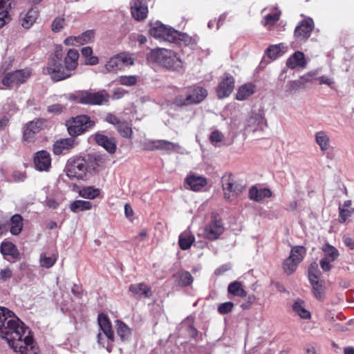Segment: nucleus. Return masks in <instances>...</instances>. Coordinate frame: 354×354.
I'll use <instances>...</instances> for the list:
<instances>
[{"label": "nucleus", "instance_id": "52", "mask_svg": "<svg viewBox=\"0 0 354 354\" xmlns=\"http://www.w3.org/2000/svg\"><path fill=\"white\" fill-rule=\"evenodd\" d=\"M321 272L318 268V265L316 263L310 264L308 268V278L310 281L311 279L318 280L320 277Z\"/></svg>", "mask_w": 354, "mask_h": 354}, {"label": "nucleus", "instance_id": "42", "mask_svg": "<svg viewBox=\"0 0 354 354\" xmlns=\"http://www.w3.org/2000/svg\"><path fill=\"white\" fill-rule=\"evenodd\" d=\"M117 327V333L122 340H126L131 335V329L129 326L120 320L115 322Z\"/></svg>", "mask_w": 354, "mask_h": 354}, {"label": "nucleus", "instance_id": "62", "mask_svg": "<svg viewBox=\"0 0 354 354\" xmlns=\"http://www.w3.org/2000/svg\"><path fill=\"white\" fill-rule=\"evenodd\" d=\"M63 110V106L59 104H55L48 106V111L53 113H60Z\"/></svg>", "mask_w": 354, "mask_h": 354}, {"label": "nucleus", "instance_id": "61", "mask_svg": "<svg viewBox=\"0 0 354 354\" xmlns=\"http://www.w3.org/2000/svg\"><path fill=\"white\" fill-rule=\"evenodd\" d=\"M80 35L82 37V41L84 44L87 43L91 40V39L93 37L94 32L92 30H87V31L83 32Z\"/></svg>", "mask_w": 354, "mask_h": 354}, {"label": "nucleus", "instance_id": "26", "mask_svg": "<svg viewBox=\"0 0 354 354\" xmlns=\"http://www.w3.org/2000/svg\"><path fill=\"white\" fill-rule=\"evenodd\" d=\"M0 251L4 257L8 256L14 261L19 259V252L16 245L11 242H2L0 245Z\"/></svg>", "mask_w": 354, "mask_h": 354}, {"label": "nucleus", "instance_id": "51", "mask_svg": "<svg viewBox=\"0 0 354 354\" xmlns=\"http://www.w3.org/2000/svg\"><path fill=\"white\" fill-rule=\"evenodd\" d=\"M313 289L314 295L315 296L319 299H322L324 297V292H323V286L322 284L318 280H313L310 281Z\"/></svg>", "mask_w": 354, "mask_h": 354}, {"label": "nucleus", "instance_id": "41", "mask_svg": "<svg viewBox=\"0 0 354 354\" xmlns=\"http://www.w3.org/2000/svg\"><path fill=\"white\" fill-rule=\"evenodd\" d=\"M91 207L92 205L91 202L82 200L74 201L70 206L71 210L75 213L91 209Z\"/></svg>", "mask_w": 354, "mask_h": 354}, {"label": "nucleus", "instance_id": "3", "mask_svg": "<svg viewBox=\"0 0 354 354\" xmlns=\"http://www.w3.org/2000/svg\"><path fill=\"white\" fill-rule=\"evenodd\" d=\"M62 55L56 51L54 56L48 59L47 66L44 68V73L50 75L53 81H61L73 75V73L69 72L62 65Z\"/></svg>", "mask_w": 354, "mask_h": 354}, {"label": "nucleus", "instance_id": "25", "mask_svg": "<svg viewBox=\"0 0 354 354\" xmlns=\"http://www.w3.org/2000/svg\"><path fill=\"white\" fill-rule=\"evenodd\" d=\"M79 57L78 50L72 48L68 51L64 58V66L69 72L73 73L77 68Z\"/></svg>", "mask_w": 354, "mask_h": 354}, {"label": "nucleus", "instance_id": "55", "mask_svg": "<svg viewBox=\"0 0 354 354\" xmlns=\"http://www.w3.org/2000/svg\"><path fill=\"white\" fill-rule=\"evenodd\" d=\"M65 26V19L63 17L55 18L51 25L53 32H59Z\"/></svg>", "mask_w": 354, "mask_h": 354}, {"label": "nucleus", "instance_id": "20", "mask_svg": "<svg viewBox=\"0 0 354 354\" xmlns=\"http://www.w3.org/2000/svg\"><path fill=\"white\" fill-rule=\"evenodd\" d=\"M131 14L137 21L145 19L148 13V7L142 0H134L131 3Z\"/></svg>", "mask_w": 354, "mask_h": 354}, {"label": "nucleus", "instance_id": "15", "mask_svg": "<svg viewBox=\"0 0 354 354\" xmlns=\"http://www.w3.org/2000/svg\"><path fill=\"white\" fill-rule=\"evenodd\" d=\"M223 232L224 227L222 221L220 219L214 218L205 227L204 234L207 239L214 241L218 239Z\"/></svg>", "mask_w": 354, "mask_h": 354}, {"label": "nucleus", "instance_id": "29", "mask_svg": "<svg viewBox=\"0 0 354 354\" xmlns=\"http://www.w3.org/2000/svg\"><path fill=\"white\" fill-rule=\"evenodd\" d=\"M256 86L252 83L244 84L241 86L236 93V99L239 101L246 100L255 93Z\"/></svg>", "mask_w": 354, "mask_h": 354}, {"label": "nucleus", "instance_id": "13", "mask_svg": "<svg viewBox=\"0 0 354 354\" xmlns=\"http://www.w3.org/2000/svg\"><path fill=\"white\" fill-rule=\"evenodd\" d=\"M174 30V29L171 27L167 26L159 21H156L149 29V33L152 37L156 39L170 42L171 40L174 39V37H172L173 32H171Z\"/></svg>", "mask_w": 354, "mask_h": 354}, {"label": "nucleus", "instance_id": "21", "mask_svg": "<svg viewBox=\"0 0 354 354\" xmlns=\"http://www.w3.org/2000/svg\"><path fill=\"white\" fill-rule=\"evenodd\" d=\"M34 163L39 171H47L51 165L50 154L46 151H38L34 158Z\"/></svg>", "mask_w": 354, "mask_h": 354}, {"label": "nucleus", "instance_id": "44", "mask_svg": "<svg viewBox=\"0 0 354 354\" xmlns=\"http://www.w3.org/2000/svg\"><path fill=\"white\" fill-rule=\"evenodd\" d=\"M105 70L107 73H116L122 69L120 62L116 55L113 56L105 64Z\"/></svg>", "mask_w": 354, "mask_h": 354}, {"label": "nucleus", "instance_id": "54", "mask_svg": "<svg viewBox=\"0 0 354 354\" xmlns=\"http://www.w3.org/2000/svg\"><path fill=\"white\" fill-rule=\"evenodd\" d=\"M233 308H234V304L232 302H231V301L225 302V303L221 304L218 306V312L221 315H225L227 313L232 312Z\"/></svg>", "mask_w": 354, "mask_h": 354}, {"label": "nucleus", "instance_id": "31", "mask_svg": "<svg viewBox=\"0 0 354 354\" xmlns=\"http://www.w3.org/2000/svg\"><path fill=\"white\" fill-rule=\"evenodd\" d=\"M75 145V140L73 138H64L57 140L53 145V152L58 155L64 149H68Z\"/></svg>", "mask_w": 354, "mask_h": 354}, {"label": "nucleus", "instance_id": "24", "mask_svg": "<svg viewBox=\"0 0 354 354\" xmlns=\"http://www.w3.org/2000/svg\"><path fill=\"white\" fill-rule=\"evenodd\" d=\"M98 324L101 330L111 342L114 341V333L111 323L108 317L101 313L98 315Z\"/></svg>", "mask_w": 354, "mask_h": 354}, {"label": "nucleus", "instance_id": "12", "mask_svg": "<svg viewBox=\"0 0 354 354\" xmlns=\"http://www.w3.org/2000/svg\"><path fill=\"white\" fill-rule=\"evenodd\" d=\"M322 250L324 257L320 260V267L324 272H329L332 268L331 263L339 257V251L334 246L326 243L322 246Z\"/></svg>", "mask_w": 354, "mask_h": 354}, {"label": "nucleus", "instance_id": "33", "mask_svg": "<svg viewBox=\"0 0 354 354\" xmlns=\"http://www.w3.org/2000/svg\"><path fill=\"white\" fill-rule=\"evenodd\" d=\"M171 32H173L172 37H174V39L171 40L170 42L185 46L192 44V38L187 33L177 31L175 29Z\"/></svg>", "mask_w": 354, "mask_h": 354}, {"label": "nucleus", "instance_id": "18", "mask_svg": "<svg viewBox=\"0 0 354 354\" xmlns=\"http://www.w3.org/2000/svg\"><path fill=\"white\" fill-rule=\"evenodd\" d=\"M89 172L95 171L99 168L103 167L108 160L105 154L92 153L85 156Z\"/></svg>", "mask_w": 354, "mask_h": 354}, {"label": "nucleus", "instance_id": "37", "mask_svg": "<svg viewBox=\"0 0 354 354\" xmlns=\"http://www.w3.org/2000/svg\"><path fill=\"white\" fill-rule=\"evenodd\" d=\"M156 144L157 146L155 147V148H157V150H163L165 151H177L180 149V146L178 144L174 143L165 140H156Z\"/></svg>", "mask_w": 354, "mask_h": 354}, {"label": "nucleus", "instance_id": "49", "mask_svg": "<svg viewBox=\"0 0 354 354\" xmlns=\"http://www.w3.org/2000/svg\"><path fill=\"white\" fill-rule=\"evenodd\" d=\"M120 84L127 86H131L136 84L138 76L136 75H122L118 78Z\"/></svg>", "mask_w": 354, "mask_h": 354}, {"label": "nucleus", "instance_id": "23", "mask_svg": "<svg viewBox=\"0 0 354 354\" xmlns=\"http://www.w3.org/2000/svg\"><path fill=\"white\" fill-rule=\"evenodd\" d=\"M38 16V11L35 8H30L26 12L20 15V24L23 28L29 29L35 23Z\"/></svg>", "mask_w": 354, "mask_h": 354}, {"label": "nucleus", "instance_id": "11", "mask_svg": "<svg viewBox=\"0 0 354 354\" xmlns=\"http://www.w3.org/2000/svg\"><path fill=\"white\" fill-rule=\"evenodd\" d=\"M222 187L224 198L228 201H232L242 194L246 188L245 185L235 181L230 176L223 180Z\"/></svg>", "mask_w": 354, "mask_h": 354}, {"label": "nucleus", "instance_id": "59", "mask_svg": "<svg viewBox=\"0 0 354 354\" xmlns=\"http://www.w3.org/2000/svg\"><path fill=\"white\" fill-rule=\"evenodd\" d=\"M105 120L111 124H113L115 128L118 127L121 121L115 115L112 113H108L106 116Z\"/></svg>", "mask_w": 354, "mask_h": 354}, {"label": "nucleus", "instance_id": "32", "mask_svg": "<svg viewBox=\"0 0 354 354\" xmlns=\"http://www.w3.org/2000/svg\"><path fill=\"white\" fill-rule=\"evenodd\" d=\"M315 141L319 145L320 150L325 152L330 148V140L327 133L324 131H317L315 133Z\"/></svg>", "mask_w": 354, "mask_h": 354}, {"label": "nucleus", "instance_id": "60", "mask_svg": "<svg viewBox=\"0 0 354 354\" xmlns=\"http://www.w3.org/2000/svg\"><path fill=\"white\" fill-rule=\"evenodd\" d=\"M12 277V272L10 268L3 269L0 271V279L5 281Z\"/></svg>", "mask_w": 354, "mask_h": 354}, {"label": "nucleus", "instance_id": "6", "mask_svg": "<svg viewBox=\"0 0 354 354\" xmlns=\"http://www.w3.org/2000/svg\"><path fill=\"white\" fill-rule=\"evenodd\" d=\"M66 169L67 176L71 179H83L89 172L85 156L69 160Z\"/></svg>", "mask_w": 354, "mask_h": 354}, {"label": "nucleus", "instance_id": "7", "mask_svg": "<svg viewBox=\"0 0 354 354\" xmlns=\"http://www.w3.org/2000/svg\"><path fill=\"white\" fill-rule=\"evenodd\" d=\"M75 97L77 102L80 104L101 105L109 101V95L105 90L95 93L88 91H82L78 92Z\"/></svg>", "mask_w": 354, "mask_h": 354}, {"label": "nucleus", "instance_id": "56", "mask_svg": "<svg viewBox=\"0 0 354 354\" xmlns=\"http://www.w3.org/2000/svg\"><path fill=\"white\" fill-rule=\"evenodd\" d=\"M302 85H303V82L299 80L289 82L287 85V86H288L287 91L290 94H292V93L297 92V91H299V88L302 86Z\"/></svg>", "mask_w": 354, "mask_h": 354}, {"label": "nucleus", "instance_id": "8", "mask_svg": "<svg viewBox=\"0 0 354 354\" xmlns=\"http://www.w3.org/2000/svg\"><path fill=\"white\" fill-rule=\"evenodd\" d=\"M306 254V248L303 246H295L291 249L289 257L285 259L283 268L288 274H292L298 265L303 261Z\"/></svg>", "mask_w": 354, "mask_h": 354}, {"label": "nucleus", "instance_id": "38", "mask_svg": "<svg viewBox=\"0 0 354 354\" xmlns=\"http://www.w3.org/2000/svg\"><path fill=\"white\" fill-rule=\"evenodd\" d=\"M194 241V235L185 232L179 236L178 244L182 250H185L191 247Z\"/></svg>", "mask_w": 354, "mask_h": 354}, {"label": "nucleus", "instance_id": "9", "mask_svg": "<svg viewBox=\"0 0 354 354\" xmlns=\"http://www.w3.org/2000/svg\"><path fill=\"white\" fill-rule=\"evenodd\" d=\"M94 125L95 122L91 120L88 115H77L73 118V122L68 127V131L71 136L75 137L84 133Z\"/></svg>", "mask_w": 354, "mask_h": 354}, {"label": "nucleus", "instance_id": "5", "mask_svg": "<svg viewBox=\"0 0 354 354\" xmlns=\"http://www.w3.org/2000/svg\"><path fill=\"white\" fill-rule=\"evenodd\" d=\"M267 127V120L262 109L252 111L245 120L244 130L246 133L261 132Z\"/></svg>", "mask_w": 354, "mask_h": 354}, {"label": "nucleus", "instance_id": "40", "mask_svg": "<svg viewBox=\"0 0 354 354\" xmlns=\"http://www.w3.org/2000/svg\"><path fill=\"white\" fill-rule=\"evenodd\" d=\"M228 292L232 295L240 297H245L247 295L246 291L243 288L239 281H234L228 286Z\"/></svg>", "mask_w": 354, "mask_h": 354}, {"label": "nucleus", "instance_id": "34", "mask_svg": "<svg viewBox=\"0 0 354 354\" xmlns=\"http://www.w3.org/2000/svg\"><path fill=\"white\" fill-rule=\"evenodd\" d=\"M187 183L194 191H199L207 185V180L201 176H191L187 178Z\"/></svg>", "mask_w": 354, "mask_h": 354}, {"label": "nucleus", "instance_id": "27", "mask_svg": "<svg viewBox=\"0 0 354 354\" xmlns=\"http://www.w3.org/2000/svg\"><path fill=\"white\" fill-rule=\"evenodd\" d=\"M129 290L140 297L149 298L152 295L151 288L144 283L131 284Z\"/></svg>", "mask_w": 354, "mask_h": 354}, {"label": "nucleus", "instance_id": "64", "mask_svg": "<svg viewBox=\"0 0 354 354\" xmlns=\"http://www.w3.org/2000/svg\"><path fill=\"white\" fill-rule=\"evenodd\" d=\"M343 241L344 243L348 246L350 249L354 248V241L352 238L348 237V236H344L343 237Z\"/></svg>", "mask_w": 354, "mask_h": 354}, {"label": "nucleus", "instance_id": "45", "mask_svg": "<svg viewBox=\"0 0 354 354\" xmlns=\"http://www.w3.org/2000/svg\"><path fill=\"white\" fill-rule=\"evenodd\" d=\"M178 279L177 283L179 286H187L193 282V277L189 272L182 271L174 275Z\"/></svg>", "mask_w": 354, "mask_h": 354}, {"label": "nucleus", "instance_id": "16", "mask_svg": "<svg viewBox=\"0 0 354 354\" xmlns=\"http://www.w3.org/2000/svg\"><path fill=\"white\" fill-rule=\"evenodd\" d=\"M314 28V22L312 19L308 18L301 21L295 29L294 35L299 40H306L310 36Z\"/></svg>", "mask_w": 354, "mask_h": 354}, {"label": "nucleus", "instance_id": "48", "mask_svg": "<svg viewBox=\"0 0 354 354\" xmlns=\"http://www.w3.org/2000/svg\"><path fill=\"white\" fill-rule=\"evenodd\" d=\"M100 189L92 187H87L80 191V195L86 198L94 199L100 195Z\"/></svg>", "mask_w": 354, "mask_h": 354}, {"label": "nucleus", "instance_id": "36", "mask_svg": "<svg viewBox=\"0 0 354 354\" xmlns=\"http://www.w3.org/2000/svg\"><path fill=\"white\" fill-rule=\"evenodd\" d=\"M292 310L301 319H308L311 317L310 313L306 309L304 304L301 301H295L292 305Z\"/></svg>", "mask_w": 354, "mask_h": 354}, {"label": "nucleus", "instance_id": "58", "mask_svg": "<svg viewBox=\"0 0 354 354\" xmlns=\"http://www.w3.org/2000/svg\"><path fill=\"white\" fill-rule=\"evenodd\" d=\"M279 19V15L277 13L268 14L265 17L266 24H274Z\"/></svg>", "mask_w": 354, "mask_h": 354}, {"label": "nucleus", "instance_id": "30", "mask_svg": "<svg viewBox=\"0 0 354 354\" xmlns=\"http://www.w3.org/2000/svg\"><path fill=\"white\" fill-rule=\"evenodd\" d=\"M287 46L283 44H278L270 46L266 51V55L272 59H276L287 51Z\"/></svg>", "mask_w": 354, "mask_h": 354}, {"label": "nucleus", "instance_id": "2", "mask_svg": "<svg viewBox=\"0 0 354 354\" xmlns=\"http://www.w3.org/2000/svg\"><path fill=\"white\" fill-rule=\"evenodd\" d=\"M148 59L170 71L178 73L185 71V64L182 59L176 52L169 49H153L149 54Z\"/></svg>", "mask_w": 354, "mask_h": 354}, {"label": "nucleus", "instance_id": "22", "mask_svg": "<svg viewBox=\"0 0 354 354\" xmlns=\"http://www.w3.org/2000/svg\"><path fill=\"white\" fill-rule=\"evenodd\" d=\"M307 61L304 53L301 51L295 52L286 61V66L290 69H295L297 67L305 68Z\"/></svg>", "mask_w": 354, "mask_h": 354}, {"label": "nucleus", "instance_id": "17", "mask_svg": "<svg viewBox=\"0 0 354 354\" xmlns=\"http://www.w3.org/2000/svg\"><path fill=\"white\" fill-rule=\"evenodd\" d=\"M46 120L35 119L27 123L24 127V138L26 141H31L34 135L39 132L46 125Z\"/></svg>", "mask_w": 354, "mask_h": 354}, {"label": "nucleus", "instance_id": "19", "mask_svg": "<svg viewBox=\"0 0 354 354\" xmlns=\"http://www.w3.org/2000/svg\"><path fill=\"white\" fill-rule=\"evenodd\" d=\"M96 143L102 147L109 153H114L117 149L116 140L113 137H108L104 134L97 133L94 136Z\"/></svg>", "mask_w": 354, "mask_h": 354}, {"label": "nucleus", "instance_id": "47", "mask_svg": "<svg viewBox=\"0 0 354 354\" xmlns=\"http://www.w3.org/2000/svg\"><path fill=\"white\" fill-rule=\"evenodd\" d=\"M116 129L120 136L124 138H129L132 136V129L127 122L121 121Z\"/></svg>", "mask_w": 354, "mask_h": 354}, {"label": "nucleus", "instance_id": "35", "mask_svg": "<svg viewBox=\"0 0 354 354\" xmlns=\"http://www.w3.org/2000/svg\"><path fill=\"white\" fill-rule=\"evenodd\" d=\"M23 218L19 214L13 215L10 221V231L13 235H18L22 230L23 227Z\"/></svg>", "mask_w": 354, "mask_h": 354}, {"label": "nucleus", "instance_id": "43", "mask_svg": "<svg viewBox=\"0 0 354 354\" xmlns=\"http://www.w3.org/2000/svg\"><path fill=\"white\" fill-rule=\"evenodd\" d=\"M116 56L120 62L122 68L124 66H131L134 64L135 57L133 54H130L129 53L127 52H122L116 55Z\"/></svg>", "mask_w": 354, "mask_h": 354}, {"label": "nucleus", "instance_id": "63", "mask_svg": "<svg viewBox=\"0 0 354 354\" xmlns=\"http://www.w3.org/2000/svg\"><path fill=\"white\" fill-rule=\"evenodd\" d=\"M45 204L47 207L52 209H56L58 207V203L53 198L46 199Z\"/></svg>", "mask_w": 354, "mask_h": 354}, {"label": "nucleus", "instance_id": "4", "mask_svg": "<svg viewBox=\"0 0 354 354\" xmlns=\"http://www.w3.org/2000/svg\"><path fill=\"white\" fill-rule=\"evenodd\" d=\"M207 95L206 89L201 86L187 88L184 95H178L174 100V103L179 106H187L201 102Z\"/></svg>", "mask_w": 354, "mask_h": 354}, {"label": "nucleus", "instance_id": "28", "mask_svg": "<svg viewBox=\"0 0 354 354\" xmlns=\"http://www.w3.org/2000/svg\"><path fill=\"white\" fill-rule=\"evenodd\" d=\"M271 196V191L267 188L259 189L253 186L249 189V198L257 202H260L266 198H270Z\"/></svg>", "mask_w": 354, "mask_h": 354}, {"label": "nucleus", "instance_id": "14", "mask_svg": "<svg viewBox=\"0 0 354 354\" xmlns=\"http://www.w3.org/2000/svg\"><path fill=\"white\" fill-rule=\"evenodd\" d=\"M234 88V79L233 76L228 73H225L222 80L216 88L217 97L223 99L228 97Z\"/></svg>", "mask_w": 354, "mask_h": 354}, {"label": "nucleus", "instance_id": "10", "mask_svg": "<svg viewBox=\"0 0 354 354\" xmlns=\"http://www.w3.org/2000/svg\"><path fill=\"white\" fill-rule=\"evenodd\" d=\"M31 75V71L28 68L17 70L6 73L2 78L1 82L3 86L11 88L14 86H18L25 83Z\"/></svg>", "mask_w": 354, "mask_h": 354}, {"label": "nucleus", "instance_id": "57", "mask_svg": "<svg viewBox=\"0 0 354 354\" xmlns=\"http://www.w3.org/2000/svg\"><path fill=\"white\" fill-rule=\"evenodd\" d=\"M339 222L340 223H344L346 219L348 218H349L350 216H351V215L353 214L354 210L353 209H345L344 207H339Z\"/></svg>", "mask_w": 354, "mask_h": 354}, {"label": "nucleus", "instance_id": "1", "mask_svg": "<svg viewBox=\"0 0 354 354\" xmlns=\"http://www.w3.org/2000/svg\"><path fill=\"white\" fill-rule=\"evenodd\" d=\"M0 337L19 354H36L37 348L28 327L11 310L0 307Z\"/></svg>", "mask_w": 354, "mask_h": 354}, {"label": "nucleus", "instance_id": "53", "mask_svg": "<svg viewBox=\"0 0 354 354\" xmlns=\"http://www.w3.org/2000/svg\"><path fill=\"white\" fill-rule=\"evenodd\" d=\"M9 9L6 6L0 5V28L4 26L9 21Z\"/></svg>", "mask_w": 354, "mask_h": 354}, {"label": "nucleus", "instance_id": "46", "mask_svg": "<svg viewBox=\"0 0 354 354\" xmlns=\"http://www.w3.org/2000/svg\"><path fill=\"white\" fill-rule=\"evenodd\" d=\"M57 259V257L55 254H53L51 257H47L45 253H42L39 259L40 265L41 267L50 268L55 265Z\"/></svg>", "mask_w": 354, "mask_h": 354}, {"label": "nucleus", "instance_id": "50", "mask_svg": "<svg viewBox=\"0 0 354 354\" xmlns=\"http://www.w3.org/2000/svg\"><path fill=\"white\" fill-rule=\"evenodd\" d=\"M223 138V134L218 130L212 131L209 136V140L214 147H220Z\"/></svg>", "mask_w": 354, "mask_h": 354}, {"label": "nucleus", "instance_id": "39", "mask_svg": "<svg viewBox=\"0 0 354 354\" xmlns=\"http://www.w3.org/2000/svg\"><path fill=\"white\" fill-rule=\"evenodd\" d=\"M82 56L86 59L85 63L87 65H96L98 62V57L93 56V50L89 46L83 47L81 50Z\"/></svg>", "mask_w": 354, "mask_h": 354}]
</instances>
